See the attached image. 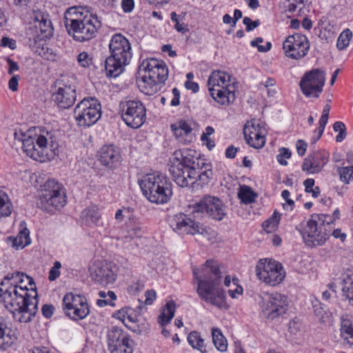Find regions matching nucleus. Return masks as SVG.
Returning <instances> with one entry per match:
<instances>
[{"label":"nucleus","mask_w":353,"mask_h":353,"mask_svg":"<svg viewBox=\"0 0 353 353\" xmlns=\"http://www.w3.org/2000/svg\"><path fill=\"white\" fill-rule=\"evenodd\" d=\"M0 296L5 307L20 323L32 321L37 312L36 285L32 277L15 272L5 276L0 285Z\"/></svg>","instance_id":"1"},{"label":"nucleus","mask_w":353,"mask_h":353,"mask_svg":"<svg viewBox=\"0 0 353 353\" xmlns=\"http://www.w3.org/2000/svg\"><path fill=\"white\" fill-rule=\"evenodd\" d=\"M203 161L196 157L194 150H176L170 159L169 168L174 181L181 188L194 184Z\"/></svg>","instance_id":"4"},{"label":"nucleus","mask_w":353,"mask_h":353,"mask_svg":"<svg viewBox=\"0 0 353 353\" xmlns=\"http://www.w3.org/2000/svg\"><path fill=\"white\" fill-rule=\"evenodd\" d=\"M139 184L144 196L152 203H165L172 194L171 183L162 174H147L139 181Z\"/></svg>","instance_id":"7"},{"label":"nucleus","mask_w":353,"mask_h":353,"mask_svg":"<svg viewBox=\"0 0 353 353\" xmlns=\"http://www.w3.org/2000/svg\"><path fill=\"white\" fill-rule=\"evenodd\" d=\"M114 316L121 321L124 324H125L126 320L130 323H135L137 321V316L134 310L130 307H125L117 311Z\"/></svg>","instance_id":"40"},{"label":"nucleus","mask_w":353,"mask_h":353,"mask_svg":"<svg viewBox=\"0 0 353 353\" xmlns=\"http://www.w3.org/2000/svg\"><path fill=\"white\" fill-rule=\"evenodd\" d=\"M329 154L325 151H316L310 154L303 161L302 170L307 174L320 172L327 163Z\"/></svg>","instance_id":"26"},{"label":"nucleus","mask_w":353,"mask_h":353,"mask_svg":"<svg viewBox=\"0 0 353 353\" xmlns=\"http://www.w3.org/2000/svg\"><path fill=\"white\" fill-rule=\"evenodd\" d=\"M66 203V191L62 183L54 179L47 181L41 188L38 203L39 208L45 212L53 214L63 208Z\"/></svg>","instance_id":"9"},{"label":"nucleus","mask_w":353,"mask_h":353,"mask_svg":"<svg viewBox=\"0 0 353 353\" xmlns=\"http://www.w3.org/2000/svg\"><path fill=\"white\" fill-rule=\"evenodd\" d=\"M130 211L129 209L124 208L123 210L119 209L117 210L115 213V219L119 221H121L124 217H131L130 215H128L127 214H129Z\"/></svg>","instance_id":"58"},{"label":"nucleus","mask_w":353,"mask_h":353,"mask_svg":"<svg viewBox=\"0 0 353 353\" xmlns=\"http://www.w3.org/2000/svg\"><path fill=\"white\" fill-rule=\"evenodd\" d=\"M283 49L288 57L297 60L307 54L310 43L306 36L294 34L285 39L283 43Z\"/></svg>","instance_id":"23"},{"label":"nucleus","mask_w":353,"mask_h":353,"mask_svg":"<svg viewBox=\"0 0 353 353\" xmlns=\"http://www.w3.org/2000/svg\"><path fill=\"white\" fill-rule=\"evenodd\" d=\"M110 56L105 63L108 76L117 77L130 63L132 57L131 45L128 39L121 34H114L109 43Z\"/></svg>","instance_id":"5"},{"label":"nucleus","mask_w":353,"mask_h":353,"mask_svg":"<svg viewBox=\"0 0 353 353\" xmlns=\"http://www.w3.org/2000/svg\"><path fill=\"white\" fill-rule=\"evenodd\" d=\"M1 46L14 50L16 48L17 45L15 40L9 37H4L1 40Z\"/></svg>","instance_id":"52"},{"label":"nucleus","mask_w":353,"mask_h":353,"mask_svg":"<svg viewBox=\"0 0 353 353\" xmlns=\"http://www.w3.org/2000/svg\"><path fill=\"white\" fill-rule=\"evenodd\" d=\"M139 69L141 75L139 87L145 94H154L157 91V85L168 79V69L161 60L152 58L145 59Z\"/></svg>","instance_id":"6"},{"label":"nucleus","mask_w":353,"mask_h":353,"mask_svg":"<svg viewBox=\"0 0 353 353\" xmlns=\"http://www.w3.org/2000/svg\"><path fill=\"white\" fill-rule=\"evenodd\" d=\"M339 174L341 180L348 183L353 179V167L347 166L339 169Z\"/></svg>","instance_id":"47"},{"label":"nucleus","mask_w":353,"mask_h":353,"mask_svg":"<svg viewBox=\"0 0 353 353\" xmlns=\"http://www.w3.org/2000/svg\"><path fill=\"white\" fill-rule=\"evenodd\" d=\"M99 295L101 299H98L97 301L98 306L102 307L105 305H114V301L116 299L117 296L112 291H108V292L100 291Z\"/></svg>","instance_id":"42"},{"label":"nucleus","mask_w":353,"mask_h":353,"mask_svg":"<svg viewBox=\"0 0 353 353\" xmlns=\"http://www.w3.org/2000/svg\"><path fill=\"white\" fill-rule=\"evenodd\" d=\"M77 61L80 66L89 68L92 64V57L87 52H82L77 56Z\"/></svg>","instance_id":"46"},{"label":"nucleus","mask_w":353,"mask_h":353,"mask_svg":"<svg viewBox=\"0 0 353 353\" xmlns=\"http://www.w3.org/2000/svg\"><path fill=\"white\" fill-rule=\"evenodd\" d=\"M208 85L210 95L217 103L228 105L235 99L234 87L228 73L213 71L208 78Z\"/></svg>","instance_id":"10"},{"label":"nucleus","mask_w":353,"mask_h":353,"mask_svg":"<svg viewBox=\"0 0 353 353\" xmlns=\"http://www.w3.org/2000/svg\"><path fill=\"white\" fill-rule=\"evenodd\" d=\"M121 118L127 125L132 128H139L146 119V108L139 100L123 101L119 105Z\"/></svg>","instance_id":"18"},{"label":"nucleus","mask_w":353,"mask_h":353,"mask_svg":"<svg viewBox=\"0 0 353 353\" xmlns=\"http://www.w3.org/2000/svg\"><path fill=\"white\" fill-rule=\"evenodd\" d=\"M282 197L285 200L287 205L290 207V209L292 210V206L294 204L293 200L290 199V192L288 190H284L281 192Z\"/></svg>","instance_id":"62"},{"label":"nucleus","mask_w":353,"mask_h":353,"mask_svg":"<svg viewBox=\"0 0 353 353\" xmlns=\"http://www.w3.org/2000/svg\"><path fill=\"white\" fill-rule=\"evenodd\" d=\"M101 115V107L93 97L84 98L74 108V117L77 125L88 128L96 123Z\"/></svg>","instance_id":"12"},{"label":"nucleus","mask_w":353,"mask_h":353,"mask_svg":"<svg viewBox=\"0 0 353 353\" xmlns=\"http://www.w3.org/2000/svg\"><path fill=\"white\" fill-rule=\"evenodd\" d=\"M64 19L69 34L79 42L88 41L96 37L101 26L97 15L88 7L68 8L65 12Z\"/></svg>","instance_id":"3"},{"label":"nucleus","mask_w":353,"mask_h":353,"mask_svg":"<svg viewBox=\"0 0 353 353\" xmlns=\"http://www.w3.org/2000/svg\"><path fill=\"white\" fill-rule=\"evenodd\" d=\"M9 322L0 317V350L10 347L17 341V336L9 326Z\"/></svg>","instance_id":"29"},{"label":"nucleus","mask_w":353,"mask_h":353,"mask_svg":"<svg viewBox=\"0 0 353 353\" xmlns=\"http://www.w3.org/2000/svg\"><path fill=\"white\" fill-rule=\"evenodd\" d=\"M281 215L276 212H274L272 216L268 220L263 222V228L267 233H271L274 232L280 221Z\"/></svg>","instance_id":"43"},{"label":"nucleus","mask_w":353,"mask_h":353,"mask_svg":"<svg viewBox=\"0 0 353 353\" xmlns=\"http://www.w3.org/2000/svg\"><path fill=\"white\" fill-rule=\"evenodd\" d=\"M63 310L73 321L85 319L90 313L86 299L72 293L66 294L63 299Z\"/></svg>","instance_id":"21"},{"label":"nucleus","mask_w":353,"mask_h":353,"mask_svg":"<svg viewBox=\"0 0 353 353\" xmlns=\"http://www.w3.org/2000/svg\"><path fill=\"white\" fill-rule=\"evenodd\" d=\"M26 34L30 41L33 40L35 43L50 38L53 34V28L48 14L34 11Z\"/></svg>","instance_id":"20"},{"label":"nucleus","mask_w":353,"mask_h":353,"mask_svg":"<svg viewBox=\"0 0 353 353\" xmlns=\"http://www.w3.org/2000/svg\"><path fill=\"white\" fill-rule=\"evenodd\" d=\"M88 271L91 279L101 285L112 283L116 280V267L112 263L94 261L90 265Z\"/></svg>","instance_id":"22"},{"label":"nucleus","mask_w":353,"mask_h":353,"mask_svg":"<svg viewBox=\"0 0 353 353\" xmlns=\"http://www.w3.org/2000/svg\"><path fill=\"white\" fill-rule=\"evenodd\" d=\"M54 307L51 304H44L42 306L41 312L46 318H50L53 315Z\"/></svg>","instance_id":"53"},{"label":"nucleus","mask_w":353,"mask_h":353,"mask_svg":"<svg viewBox=\"0 0 353 353\" xmlns=\"http://www.w3.org/2000/svg\"><path fill=\"white\" fill-rule=\"evenodd\" d=\"M19 232L16 237H10L13 248L17 250L23 249L31 243L30 232L26 227L25 223H21Z\"/></svg>","instance_id":"32"},{"label":"nucleus","mask_w":353,"mask_h":353,"mask_svg":"<svg viewBox=\"0 0 353 353\" xmlns=\"http://www.w3.org/2000/svg\"><path fill=\"white\" fill-rule=\"evenodd\" d=\"M39 54L45 59L52 60L54 58L52 50L50 52V49L46 47H42L38 50Z\"/></svg>","instance_id":"57"},{"label":"nucleus","mask_w":353,"mask_h":353,"mask_svg":"<svg viewBox=\"0 0 353 353\" xmlns=\"http://www.w3.org/2000/svg\"><path fill=\"white\" fill-rule=\"evenodd\" d=\"M192 219L190 216L180 213L174 216L171 220L170 226L173 230L179 234H203L204 229L202 225Z\"/></svg>","instance_id":"24"},{"label":"nucleus","mask_w":353,"mask_h":353,"mask_svg":"<svg viewBox=\"0 0 353 353\" xmlns=\"http://www.w3.org/2000/svg\"><path fill=\"white\" fill-rule=\"evenodd\" d=\"M156 292L154 290H148L145 292V303L146 305H151L153 301L156 299Z\"/></svg>","instance_id":"60"},{"label":"nucleus","mask_w":353,"mask_h":353,"mask_svg":"<svg viewBox=\"0 0 353 353\" xmlns=\"http://www.w3.org/2000/svg\"><path fill=\"white\" fill-rule=\"evenodd\" d=\"M314 314L319 318L321 321H325V318L327 316L325 311L322 307H316L314 305Z\"/></svg>","instance_id":"63"},{"label":"nucleus","mask_w":353,"mask_h":353,"mask_svg":"<svg viewBox=\"0 0 353 353\" xmlns=\"http://www.w3.org/2000/svg\"><path fill=\"white\" fill-rule=\"evenodd\" d=\"M237 282H238V279L236 278H234L232 279V284L234 285V286H235V289L234 290L230 289L228 290L230 295L232 298L236 297L235 294H241L243 293V288L241 286L238 285Z\"/></svg>","instance_id":"55"},{"label":"nucleus","mask_w":353,"mask_h":353,"mask_svg":"<svg viewBox=\"0 0 353 353\" xmlns=\"http://www.w3.org/2000/svg\"><path fill=\"white\" fill-rule=\"evenodd\" d=\"M211 332L212 341L216 348L220 352H225L228 348V343L221 330L218 327H212Z\"/></svg>","instance_id":"36"},{"label":"nucleus","mask_w":353,"mask_h":353,"mask_svg":"<svg viewBox=\"0 0 353 353\" xmlns=\"http://www.w3.org/2000/svg\"><path fill=\"white\" fill-rule=\"evenodd\" d=\"M99 161L103 165L108 168H117L121 161L119 148L114 145H103L99 150Z\"/></svg>","instance_id":"28"},{"label":"nucleus","mask_w":353,"mask_h":353,"mask_svg":"<svg viewBox=\"0 0 353 353\" xmlns=\"http://www.w3.org/2000/svg\"><path fill=\"white\" fill-rule=\"evenodd\" d=\"M176 310V303L174 301H168L163 307L161 314L158 317V323L161 327L169 324L173 319Z\"/></svg>","instance_id":"35"},{"label":"nucleus","mask_w":353,"mask_h":353,"mask_svg":"<svg viewBox=\"0 0 353 353\" xmlns=\"http://www.w3.org/2000/svg\"><path fill=\"white\" fill-rule=\"evenodd\" d=\"M257 194L252 189L245 185H241L238 192V197L242 203L249 204L254 202Z\"/></svg>","instance_id":"38"},{"label":"nucleus","mask_w":353,"mask_h":353,"mask_svg":"<svg viewBox=\"0 0 353 353\" xmlns=\"http://www.w3.org/2000/svg\"><path fill=\"white\" fill-rule=\"evenodd\" d=\"M243 134L247 143L256 149L261 148L265 143L266 130L259 121H251L246 123Z\"/></svg>","instance_id":"25"},{"label":"nucleus","mask_w":353,"mask_h":353,"mask_svg":"<svg viewBox=\"0 0 353 353\" xmlns=\"http://www.w3.org/2000/svg\"><path fill=\"white\" fill-rule=\"evenodd\" d=\"M12 211V205L8 194L0 190V218L9 216Z\"/></svg>","instance_id":"41"},{"label":"nucleus","mask_w":353,"mask_h":353,"mask_svg":"<svg viewBox=\"0 0 353 353\" xmlns=\"http://www.w3.org/2000/svg\"><path fill=\"white\" fill-rule=\"evenodd\" d=\"M352 37V32L350 29L344 30L339 35L337 42L336 47L339 50H345L350 43V41Z\"/></svg>","instance_id":"44"},{"label":"nucleus","mask_w":353,"mask_h":353,"mask_svg":"<svg viewBox=\"0 0 353 353\" xmlns=\"http://www.w3.org/2000/svg\"><path fill=\"white\" fill-rule=\"evenodd\" d=\"M82 222L87 225H97L100 223L101 214L95 205L89 206L81 212Z\"/></svg>","instance_id":"33"},{"label":"nucleus","mask_w":353,"mask_h":353,"mask_svg":"<svg viewBox=\"0 0 353 353\" xmlns=\"http://www.w3.org/2000/svg\"><path fill=\"white\" fill-rule=\"evenodd\" d=\"M330 108H331V107L329 104H326L323 107L322 115L319 121V123H321V130H320L321 132L323 128H325V125L327 123Z\"/></svg>","instance_id":"50"},{"label":"nucleus","mask_w":353,"mask_h":353,"mask_svg":"<svg viewBox=\"0 0 353 353\" xmlns=\"http://www.w3.org/2000/svg\"><path fill=\"white\" fill-rule=\"evenodd\" d=\"M291 151L286 148H282L279 150V154L276 156L278 162L282 165H287L288 159L291 157Z\"/></svg>","instance_id":"48"},{"label":"nucleus","mask_w":353,"mask_h":353,"mask_svg":"<svg viewBox=\"0 0 353 353\" xmlns=\"http://www.w3.org/2000/svg\"><path fill=\"white\" fill-rule=\"evenodd\" d=\"M19 77L17 75L13 76L9 81L8 86L9 88L12 91H17L18 88V81Z\"/></svg>","instance_id":"61"},{"label":"nucleus","mask_w":353,"mask_h":353,"mask_svg":"<svg viewBox=\"0 0 353 353\" xmlns=\"http://www.w3.org/2000/svg\"><path fill=\"white\" fill-rule=\"evenodd\" d=\"M333 129L335 132H339L336 137L337 142H341L346 137V128L345 124L341 121H336L333 125Z\"/></svg>","instance_id":"45"},{"label":"nucleus","mask_w":353,"mask_h":353,"mask_svg":"<svg viewBox=\"0 0 353 353\" xmlns=\"http://www.w3.org/2000/svg\"><path fill=\"white\" fill-rule=\"evenodd\" d=\"M296 147L298 154L303 157L305 154L307 144L303 140L299 139L296 143Z\"/></svg>","instance_id":"56"},{"label":"nucleus","mask_w":353,"mask_h":353,"mask_svg":"<svg viewBox=\"0 0 353 353\" xmlns=\"http://www.w3.org/2000/svg\"><path fill=\"white\" fill-rule=\"evenodd\" d=\"M193 218L200 219L208 216L216 221H221L226 215L225 207L217 197L205 196L192 208Z\"/></svg>","instance_id":"14"},{"label":"nucleus","mask_w":353,"mask_h":353,"mask_svg":"<svg viewBox=\"0 0 353 353\" xmlns=\"http://www.w3.org/2000/svg\"><path fill=\"white\" fill-rule=\"evenodd\" d=\"M172 98L171 99L170 105L177 106L180 104V91L176 88H174L172 90Z\"/></svg>","instance_id":"54"},{"label":"nucleus","mask_w":353,"mask_h":353,"mask_svg":"<svg viewBox=\"0 0 353 353\" xmlns=\"http://www.w3.org/2000/svg\"><path fill=\"white\" fill-rule=\"evenodd\" d=\"M201 165H202V167L199 170V173L197 174L195 183H197L198 185H203L210 182L212 176V171L210 168V165L203 161Z\"/></svg>","instance_id":"39"},{"label":"nucleus","mask_w":353,"mask_h":353,"mask_svg":"<svg viewBox=\"0 0 353 353\" xmlns=\"http://www.w3.org/2000/svg\"><path fill=\"white\" fill-rule=\"evenodd\" d=\"M257 278L267 285L276 286L285 276L281 263L272 259H261L256 266Z\"/></svg>","instance_id":"15"},{"label":"nucleus","mask_w":353,"mask_h":353,"mask_svg":"<svg viewBox=\"0 0 353 353\" xmlns=\"http://www.w3.org/2000/svg\"><path fill=\"white\" fill-rule=\"evenodd\" d=\"M134 7V2L133 0H123L122 8L125 12H130Z\"/></svg>","instance_id":"59"},{"label":"nucleus","mask_w":353,"mask_h":353,"mask_svg":"<svg viewBox=\"0 0 353 353\" xmlns=\"http://www.w3.org/2000/svg\"><path fill=\"white\" fill-rule=\"evenodd\" d=\"M61 268V264L59 261H55L54 263L53 267L50 269L49 272L48 279L50 281H54L59 276Z\"/></svg>","instance_id":"49"},{"label":"nucleus","mask_w":353,"mask_h":353,"mask_svg":"<svg viewBox=\"0 0 353 353\" xmlns=\"http://www.w3.org/2000/svg\"><path fill=\"white\" fill-rule=\"evenodd\" d=\"M260 307L263 316L271 320L283 314L288 307V299L279 293H263L261 296Z\"/></svg>","instance_id":"19"},{"label":"nucleus","mask_w":353,"mask_h":353,"mask_svg":"<svg viewBox=\"0 0 353 353\" xmlns=\"http://www.w3.org/2000/svg\"><path fill=\"white\" fill-rule=\"evenodd\" d=\"M332 222L329 214L312 215L301 232L305 243L310 247L324 245L332 230Z\"/></svg>","instance_id":"8"},{"label":"nucleus","mask_w":353,"mask_h":353,"mask_svg":"<svg viewBox=\"0 0 353 353\" xmlns=\"http://www.w3.org/2000/svg\"><path fill=\"white\" fill-rule=\"evenodd\" d=\"M325 80V72L323 70L312 69L303 74L299 87L305 97L318 99L323 92Z\"/></svg>","instance_id":"17"},{"label":"nucleus","mask_w":353,"mask_h":353,"mask_svg":"<svg viewBox=\"0 0 353 353\" xmlns=\"http://www.w3.org/2000/svg\"><path fill=\"white\" fill-rule=\"evenodd\" d=\"M74 77L63 75L54 82L52 99L63 109L71 107L76 101V87Z\"/></svg>","instance_id":"13"},{"label":"nucleus","mask_w":353,"mask_h":353,"mask_svg":"<svg viewBox=\"0 0 353 353\" xmlns=\"http://www.w3.org/2000/svg\"><path fill=\"white\" fill-rule=\"evenodd\" d=\"M188 343L194 348L200 351L201 353L207 352L204 340L202 339L199 332L196 331L191 332L188 336Z\"/></svg>","instance_id":"37"},{"label":"nucleus","mask_w":353,"mask_h":353,"mask_svg":"<svg viewBox=\"0 0 353 353\" xmlns=\"http://www.w3.org/2000/svg\"><path fill=\"white\" fill-rule=\"evenodd\" d=\"M341 335L350 346H353V316L344 314L341 318Z\"/></svg>","instance_id":"31"},{"label":"nucleus","mask_w":353,"mask_h":353,"mask_svg":"<svg viewBox=\"0 0 353 353\" xmlns=\"http://www.w3.org/2000/svg\"><path fill=\"white\" fill-rule=\"evenodd\" d=\"M143 233L144 230L139 220L134 217H128L123 235L125 241L128 242L133 239L140 238Z\"/></svg>","instance_id":"30"},{"label":"nucleus","mask_w":353,"mask_h":353,"mask_svg":"<svg viewBox=\"0 0 353 353\" xmlns=\"http://www.w3.org/2000/svg\"><path fill=\"white\" fill-rule=\"evenodd\" d=\"M170 129L175 139L182 144H188L194 139L190 121L180 119L170 125Z\"/></svg>","instance_id":"27"},{"label":"nucleus","mask_w":353,"mask_h":353,"mask_svg":"<svg viewBox=\"0 0 353 353\" xmlns=\"http://www.w3.org/2000/svg\"><path fill=\"white\" fill-rule=\"evenodd\" d=\"M341 279L343 283V296L348 299L350 304L353 306V272L347 271L343 274Z\"/></svg>","instance_id":"34"},{"label":"nucleus","mask_w":353,"mask_h":353,"mask_svg":"<svg viewBox=\"0 0 353 353\" xmlns=\"http://www.w3.org/2000/svg\"><path fill=\"white\" fill-rule=\"evenodd\" d=\"M193 274L197 280L196 292L200 298L218 307L225 305L223 291L219 288L222 274L216 261L208 260L201 270L194 269Z\"/></svg>","instance_id":"2"},{"label":"nucleus","mask_w":353,"mask_h":353,"mask_svg":"<svg viewBox=\"0 0 353 353\" xmlns=\"http://www.w3.org/2000/svg\"><path fill=\"white\" fill-rule=\"evenodd\" d=\"M106 343L110 353H133L134 342L121 327L113 326L106 333Z\"/></svg>","instance_id":"16"},{"label":"nucleus","mask_w":353,"mask_h":353,"mask_svg":"<svg viewBox=\"0 0 353 353\" xmlns=\"http://www.w3.org/2000/svg\"><path fill=\"white\" fill-rule=\"evenodd\" d=\"M58 146L52 133L43 132L36 137H28L23 140V150L27 156L40 162L49 159V151L55 150Z\"/></svg>","instance_id":"11"},{"label":"nucleus","mask_w":353,"mask_h":353,"mask_svg":"<svg viewBox=\"0 0 353 353\" xmlns=\"http://www.w3.org/2000/svg\"><path fill=\"white\" fill-rule=\"evenodd\" d=\"M237 148L233 145L229 146L225 150V157L228 159H234L236 156Z\"/></svg>","instance_id":"64"},{"label":"nucleus","mask_w":353,"mask_h":353,"mask_svg":"<svg viewBox=\"0 0 353 353\" xmlns=\"http://www.w3.org/2000/svg\"><path fill=\"white\" fill-rule=\"evenodd\" d=\"M243 24L245 26V29L248 32H250L260 25L259 20L252 21L250 18L245 17L243 20Z\"/></svg>","instance_id":"51"}]
</instances>
